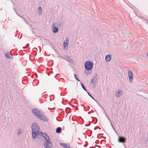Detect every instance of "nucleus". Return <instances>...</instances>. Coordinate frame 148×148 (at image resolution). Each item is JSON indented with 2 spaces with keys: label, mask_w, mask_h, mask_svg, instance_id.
I'll list each match as a JSON object with an SVG mask.
<instances>
[{
  "label": "nucleus",
  "mask_w": 148,
  "mask_h": 148,
  "mask_svg": "<svg viewBox=\"0 0 148 148\" xmlns=\"http://www.w3.org/2000/svg\"><path fill=\"white\" fill-rule=\"evenodd\" d=\"M32 137L34 139L36 137V134L39 131L40 128L37 123H33L32 125Z\"/></svg>",
  "instance_id": "obj_1"
},
{
  "label": "nucleus",
  "mask_w": 148,
  "mask_h": 148,
  "mask_svg": "<svg viewBox=\"0 0 148 148\" xmlns=\"http://www.w3.org/2000/svg\"><path fill=\"white\" fill-rule=\"evenodd\" d=\"M42 135L46 141L45 144V145L46 146L45 148H51L52 146V144L48 135L45 133H42Z\"/></svg>",
  "instance_id": "obj_2"
},
{
  "label": "nucleus",
  "mask_w": 148,
  "mask_h": 148,
  "mask_svg": "<svg viewBox=\"0 0 148 148\" xmlns=\"http://www.w3.org/2000/svg\"><path fill=\"white\" fill-rule=\"evenodd\" d=\"M32 112L39 119L41 120L47 121V118L43 115L41 114L36 109H34L32 110Z\"/></svg>",
  "instance_id": "obj_3"
},
{
  "label": "nucleus",
  "mask_w": 148,
  "mask_h": 148,
  "mask_svg": "<svg viewBox=\"0 0 148 148\" xmlns=\"http://www.w3.org/2000/svg\"><path fill=\"white\" fill-rule=\"evenodd\" d=\"M93 63L90 61H86L84 64V66L85 69L87 70H91L93 67Z\"/></svg>",
  "instance_id": "obj_4"
},
{
  "label": "nucleus",
  "mask_w": 148,
  "mask_h": 148,
  "mask_svg": "<svg viewBox=\"0 0 148 148\" xmlns=\"http://www.w3.org/2000/svg\"><path fill=\"white\" fill-rule=\"evenodd\" d=\"M128 75L131 82H132L133 79V75L132 72L131 71H129L128 73Z\"/></svg>",
  "instance_id": "obj_5"
},
{
  "label": "nucleus",
  "mask_w": 148,
  "mask_h": 148,
  "mask_svg": "<svg viewBox=\"0 0 148 148\" xmlns=\"http://www.w3.org/2000/svg\"><path fill=\"white\" fill-rule=\"evenodd\" d=\"M69 42V39L67 38L65 39L63 43V46L64 48L68 47V45Z\"/></svg>",
  "instance_id": "obj_6"
},
{
  "label": "nucleus",
  "mask_w": 148,
  "mask_h": 148,
  "mask_svg": "<svg viewBox=\"0 0 148 148\" xmlns=\"http://www.w3.org/2000/svg\"><path fill=\"white\" fill-rule=\"evenodd\" d=\"M60 145L64 148H70V145L69 144H66L64 143H61Z\"/></svg>",
  "instance_id": "obj_7"
},
{
  "label": "nucleus",
  "mask_w": 148,
  "mask_h": 148,
  "mask_svg": "<svg viewBox=\"0 0 148 148\" xmlns=\"http://www.w3.org/2000/svg\"><path fill=\"white\" fill-rule=\"evenodd\" d=\"M53 31L55 33H56L58 32V28L55 27V25L54 24H53Z\"/></svg>",
  "instance_id": "obj_8"
},
{
  "label": "nucleus",
  "mask_w": 148,
  "mask_h": 148,
  "mask_svg": "<svg viewBox=\"0 0 148 148\" xmlns=\"http://www.w3.org/2000/svg\"><path fill=\"white\" fill-rule=\"evenodd\" d=\"M111 59V56L110 55H107L106 57V60L107 61L109 62Z\"/></svg>",
  "instance_id": "obj_9"
},
{
  "label": "nucleus",
  "mask_w": 148,
  "mask_h": 148,
  "mask_svg": "<svg viewBox=\"0 0 148 148\" xmlns=\"http://www.w3.org/2000/svg\"><path fill=\"white\" fill-rule=\"evenodd\" d=\"M125 139L124 138L122 137H120L119 139V141L120 142L124 143L125 141Z\"/></svg>",
  "instance_id": "obj_10"
},
{
  "label": "nucleus",
  "mask_w": 148,
  "mask_h": 148,
  "mask_svg": "<svg viewBox=\"0 0 148 148\" xmlns=\"http://www.w3.org/2000/svg\"><path fill=\"white\" fill-rule=\"evenodd\" d=\"M122 91L121 90H119L115 94L116 96L117 97H119L122 94Z\"/></svg>",
  "instance_id": "obj_11"
},
{
  "label": "nucleus",
  "mask_w": 148,
  "mask_h": 148,
  "mask_svg": "<svg viewBox=\"0 0 148 148\" xmlns=\"http://www.w3.org/2000/svg\"><path fill=\"white\" fill-rule=\"evenodd\" d=\"M10 53L9 52H8L6 53L5 54V56L7 58L10 59L11 57L10 56Z\"/></svg>",
  "instance_id": "obj_12"
},
{
  "label": "nucleus",
  "mask_w": 148,
  "mask_h": 148,
  "mask_svg": "<svg viewBox=\"0 0 148 148\" xmlns=\"http://www.w3.org/2000/svg\"><path fill=\"white\" fill-rule=\"evenodd\" d=\"M61 131V128L60 127H58L57 128L56 130V132L57 133H60V132Z\"/></svg>",
  "instance_id": "obj_13"
},
{
  "label": "nucleus",
  "mask_w": 148,
  "mask_h": 148,
  "mask_svg": "<svg viewBox=\"0 0 148 148\" xmlns=\"http://www.w3.org/2000/svg\"><path fill=\"white\" fill-rule=\"evenodd\" d=\"M81 84L82 86V87L86 91H87V90L85 88L84 86V85L82 84V83H81Z\"/></svg>",
  "instance_id": "obj_14"
},
{
  "label": "nucleus",
  "mask_w": 148,
  "mask_h": 148,
  "mask_svg": "<svg viewBox=\"0 0 148 148\" xmlns=\"http://www.w3.org/2000/svg\"><path fill=\"white\" fill-rule=\"evenodd\" d=\"M74 77H75V78L76 79V80H77V81H80V80L77 77V76L76 75H75V74H74Z\"/></svg>",
  "instance_id": "obj_15"
},
{
  "label": "nucleus",
  "mask_w": 148,
  "mask_h": 148,
  "mask_svg": "<svg viewBox=\"0 0 148 148\" xmlns=\"http://www.w3.org/2000/svg\"><path fill=\"white\" fill-rule=\"evenodd\" d=\"M88 94L92 99H94V97H93L92 96H91V95L88 92Z\"/></svg>",
  "instance_id": "obj_16"
},
{
  "label": "nucleus",
  "mask_w": 148,
  "mask_h": 148,
  "mask_svg": "<svg viewBox=\"0 0 148 148\" xmlns=\"http://www.w3.org/2000/svg\"><path fill=\"white\" fill-rule=\"evenodd\" d=\"M21 133V130H19V131H18V134H20Z\"/></svg>",
  "instance_id": "obj_17"
},
{
  "label": "nucleus",
  "mask_w": 148,
  "mask_h": 148,
  "mask_svg": "<svg viewBox=\"0 0 148 148\" xmlns=\"http://www.w3.org/2000/svg\"><path fill=\"white\" fill-rule=\"evenodd\" d=\"M38 9L39 10H40L41 11V12H42V9L40 7H39Z\"/></svg>",
  "instance_id": "obj_18"
},
{
  "label": "nucleus",
  "mask_w": 148,
  "mask_h": 148,
  "mask_svg": "<svg viewBox=\"0 0 148 148\" xmlns=\"http://www.w3.org/2000/svg\"><path fill=\"white\" fill-rule=\"evenodd\" d=\"M147 56H148V53H147Z\"/></svg>",
  "instance_id": "obj_19"
}]
</instances>
